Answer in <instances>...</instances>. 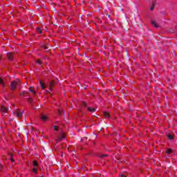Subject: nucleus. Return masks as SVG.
<instances>
[{"label": "nucleus", "mask_w": 177, "mask_h": 177, "mask_svg": "<svg viewBox=\"0 0 177 177\" xmlns=\"http://www.w3.org/2000/svg\"><path fill=\"white\" fill-rule=\"evenodd\" d=\"M33 168H32V172L33 174H37V171H38V162L37 161L34 160L32 162Z\"/></svg>", "instance_id": "obj_1"}, {"label": "nucleus", "mask_w": 177, "mask_h": 177, "mask_svg": "<svg viewBox=\"0 0 177 177\" xmlns=\"http://www.w3.org/2000/svg\"><path fill=\"white\" fill-rule=\"evenodd\" d=\"M19 85V81H14L11 82V89L12 91H15L16 89V86Z\"/></svg>", "instance_id": "obj_2"}, {"label": "nucleus", "mask_w": 177, "mask_h": 177, "mask_svg": "<svg viewBox=\"0 0 177 177\" xmlns=\"http://www.w3.org/2000/svg\"><path fill=\"white\" fill-rule=\"evenodd\" d=\"M14 115H16L17 117H18L19 118H20V117H21V115H23V112H21V111L17 109L15 112H14Z\"/></svg>", "instance_id": "obj_3"}, {"label": "nucleus", "mask_w": 177, "mask_h": 177, "mask_svg": "<svg viewBox=\"0 0 177 177\" xmlns=\"http://www.w3.org/2000/svg\"><path fill=\"white\" fill-rule=\"evenodd\" d=\"M1 111L3 114V115H6V113H8V108L3 105L1 107Z\"/></svg>", "instance_id": "obj_4"}, {"label": "nucleus", "mask_w": 177, "mask_h": 177, "mask_svg": "<svg viewBox=\"0 0 177 177\" xmlns=\"http://www.w3.org/2000/svg\"><path fill=\"white\" fill-rule=\"evenodd\" d=\"M66 138V135L64 134V133L62 132L61 133V136L59 137L57 140V142H60V140H62V139H64Z\"/></svg>", "instance_id": "obj_5"}, {"label": "nucleus", "mask_w": 177, "mask_h": 177, "mask_svg": "<svg viewBox=\"0 0 177 177\" xmlns=\"http://www.w3.org/2000/svg\"><path fill=\"white\" fill-rule=\"evenodd\" d=\"M41 120L42 121H48V115H41Z\"/></svg>", "instance_id": "obj_6"}, {"label": "nucleus", "mask_w": 177, "mask_h": 177, "mask_svg": "<svg viewBox=\"0 0 177 177\" xmlns=\"http://www.w3.org/2000/svg\"><path fill=\"white\" fill-rule=\"evenodd\" d=\"M154 6H156V2L153 1L152 5L150 6V10L153 12L154 10Z\"/></svg>", "instance_id": "obj_7"}, {"label": "nucleus", "mask_w": 177, "mask_h": 177, "mask_svg": "<svg viewBox=\"0 0 177 177\" xmlns=\"http://www.w3.org/2000/svg\"><path fill=\"white\" fill-rule=\"evenodd\" d=\"M7 55L8 60H12V58L13 57V54L8 53Z\"/></svg>", "instance_id": "obj_8"}, {"label": "nucleus", "mask_w": 177, "mask_h": 177, "mask_svg": "<svg viewBox=\"0 0 177 177\" xmlns=\"http://www.w3.org/2000/svg\"><path fill=\"white\" fill-rule=\"evenodd\" d=\"M88 111H90L91 113H95V111H96V109H95V108L88 107Z\"/></svg>", "instance_id": "obj_9"}, {"label": "nucleus", "mask_w": 177, "mask_h": 177, "mask_svg": "<svg viewBox=\"0 0 177 177\" xmlns=\"http://www.w3.org/2000/svg\"><path fill=\"white\" fill-rule=\"evenodd\" d=\"M104 117H105V118H110V113H109V112H104Z\"/></svg>", "instance_id": "obj_10"}, {"label": "nucleus", "mask_w": 177, "mask_h": 177, "mask_svg": "<svg viewBox=\"0 0 177 177\" xmlns=\"http://www.w3.org/2000/svg\"><path fill=\"white\" fill-rule=\"evenodd\" d=\"M29 91L30 92H31V93H32L33 95H35V89H34L32 87H30Z\"/></svg>", "instance_id": "obj_11"}, {"label": "nucleus", "mask_w": 177, "mask_h": 177, "mask_svg": "<svg viewBox=\"0 0 177 177\" xmlns=\"http://www.w3.org/2000/svg\"><path fill=\"white\" fill-rule=\"evenodd\" d=\"M39 84H40V86H41V89H45V88H46V86H45V84H44V83H42L41 81H40Z\"/></svg>", "instance_id": "obj_12"}, {"label": "nucleus", "mask_w": 177, "mask_h": 177, "mask_svg": "<svg viewBox=\"0 0 177 177\" xmlns=\"http://www.w3.org/2000/svg\"><path fill=\"white\" fill-rule=\"evenodd\" d=\"M151 24H152V26H154L156 27V28H158V26L157 25V24L156 23V21H151Z\"/></svg>", "instance_id": "obj_13"}, {"label": "nucleus", "mask_w": 177, "mask_h": 177, "mask_svg": "<svg viewBox=\"0 0 177 177\" xmlns=\"http://www.w3.org/2000/svg\"><path fill=\"white\" fill-rule=\"evenodd\" d=\"M0 85H2V86H5V82L1 78H0Z\"/></svg>", "instance_id": "obj_14"}, {"label": "nucleus", "mask_w": 177, "mask_h": 177, "mask_svg": "<svg viewBox=\"0 0 177 177\" xmlns=\"http://www.w3.org/2000/svg\"><path fill=\"white\" fill-rule=\"evenodd\" d=\"M168 138L170 139V140H172V139H174V136L169 134L168 136Z\"/></svg>", "instance_id": "obj_15"}, {"label": "nucleus", "mask_w": 177, "mask_h": 177, "mask_svg": "<svg viewBox=\"0 0 177 177\" xmlns=\"http://www.w3.org/2000/svg\"><path fill=\"white\" fill-rule=\"evenodd\" d=\"M37 64H39V66H41V64H42V63L41 62V60H39V59H38L37 61Z\"/></svg>", "instance_id": "obj_16"}, {"label": "nucleus", "mask_w": 177, "mask_h": 177, "mask_svg": "<svg viewBox=\"0 0 177 177\" xmlns=\"http://www.w3.org/2000/svg\"><path fill=\"white\" fill-rule=\"evenodd\" d=\"M10 160L12 161V162H15V160L13 159V155H11Z\"/></svg>", "instance_id": "obj_17"}, {"label": "nucleus", "mask_w": 177, "mask_h": 177, "mask_svg": "<svg viewBox=\"0 0 177 177\" xmlns=\"http://www.w3.org/2000/svg\"><path fill=\"white\" fill-rule=\"evenodd\" d=\"M171 151H172L171 149H168L167 153V154H171Z\"/></svg>", "instance_id": "obj_18"}, {"label": "nucleus", "mask_w": 177, "mask_h": 177, "mask_svg": "<svg viewBox=\"0 0 177 177\" xmlns=\"http://www.w3.org/2000/svg\"><path fill=\"white\" fill-rule=\"evenodd\" d=\"M37 32H40V33L41 32V28H37Z\"/></svg>", "instance_id": "obj_19"}, {"label": "nucleus", "mask_w": 177, "mask_h": 177, "mask_svg": "<svg viewBox=\"0 0 177 177\" xmlns=\"http://www.w3.org/2000/svg\"><path fill=\"white\" fill-rule=\"evenodd\" d=\"M54 129H55V131H57V126H55Z\"/></svg>", "instance_id": "obj_20"}, {"label": "nucleus", "mask_w": 177, "mask_h": 177, "mask_svg": "<svg viewBox=\"0 0 177 177\" xmlns=\"http://www.w3.org/2000/svg\"><path fill=\"white\" fill-rule=\"evenodd\" d=\"M121 176H122V177H127V176H125V175H124V174H121Z\"/></svg>", "instance_id": "obj_21"}, {"label": "nucleus", "mask_w": 177, "mask_h": 177, "mask_svg": "<svg viewBox=\"0 0 177 177\" xmlns=\"http://www.w3.org/2000/svg\"><path fill=\"white\" fill-rule=\"evenodd\" d=\"M107 155H102L101 157H106Z\"/></svg>", "instance_id": "obj_22"}, {"label": "nucleus", "mask_w": 177, "mask_h": 177, "mask_svg": "<svg viewBox=\"0 0 177 177\" xmlns=\"http://www.w3.org/2000/svg\"><path fill=\"white\" fill-rule=\"evenodd\" d=\"M43 48H44V49H46V47H45V46H43Z\"/></svg>", "instance_id": "obj_23"}, {"label": "nucleus", "mask_w": 177, "mask_h": 177, "mask_svg": "<svg viewBox=\"0 0 177 177\" xmlns=\"http://www.w3.org/2000/svg\"><path fill=\"white\" fill-rule=\"evenodd\" d=\"M50 91H52V87H50Z\"/></svg>", "instance_id": "obj_24"}]
</instances>
